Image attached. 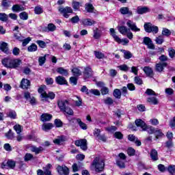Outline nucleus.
Here are the masks:
<instances>
[{
  "label": "nucleus",
  "instance_id": "obj_64",
  "mask_svg": "<svg viewBox=\"0 0 175 175\" xmlns=\"http://www.w3.org/2000/svg\"><path fill=\"white\" fill-rule=\"evenodd\" d=\"M168 52H169V56L170 57V58H174L175 50L173 49H170L168 50Z\"/></svg>",
  "mask_w": 175,
  "mask_h": 175
},
{
  "label": "nucleus",
  "instance_id": "obj_6",
  "mask_svg": "<svg viewBox=\"0 0 175 175\" xmlns=\"http://www.w3.org/2000/svg\"><path fill=\"white\" fill-rule=\"evenodd\" d=\"M144 29L146 32L148 33H158L159 29L157 26L152 25V23H146L144 25Z\"/></svg>",
  "mask_w": 175,
  "mask_h": 175
},
{
  "label": "nucleus",
  "instance_id": "obj_25",
  "mask_svg": "<svg viewBox=\"0 0 175 175\" xmlns=\"http://www.w3.org/2000/svg\"><path fill=\"white\" fill-rule=\"evenodd\" d=\"M150 12V8L148 7H138L137 13L138 14H144V13Z\"/></svg>",
  "mask_w": 175,
  "mask_h": 175
},
{
  "label": "nucleus",
  "instance_id": "obj_28",
  "mask_svg": "<svg viewBox=\"0 0 175 175\" xmlns=\"http://www.w3.org/2000/svg\"><path fill=\"white\" fill-rule=\"evenodd\" d=\"M55 29H57V27L53 23H49L47 27H45V32H54Z\"/></svg>",
  "mask_w": 175,
  "mask_h": 175
},
{
  "label": "nucleus",
  "instance_id": "obj_62",
  "mask_svg": "<svg viewBox=\"0 0 175 175\" xmlns=\"http://www.w3.org/2000/svg\"><path fill=\"white\" fill-rule=\"evenodd\" d=\"M55 125L57 128H61V126H62V121H61L59 119H55Z\"/></svg>",
  "mask_w": 175,
  "mask_h": 175
},
{
  "label": "nucleus",
  "instance_id": "obj_57",
  "mask_svg": "<svg viewBox=\"0 0 175 175\" xmlns=\"http://www.w3.org/2000/svg\"><path fill=\"white\" fill-rule=\"evenodd\" d=\"M124 57L125 59H130V58H132V54L130 51H124Z\"/></svg>",
  "mask_w": 175,
  "mask_h": 175
},
{
  "label": "nucleus",
  "instance_id": "obj_17",
  "mask_svg": "<svg viewBox=\"0 0 175 175\" xmlns=\"http://www.w3.org/2000/svg\"><path fill=\"white\" fill-rule=\"evenodd\" d=\"M143 70L145 73V75L148 77H150L151 79H152V77H154V70H152V68L150 66H145L143 68Z\"/></svg>",
  "mask_w": 175,
  "mask_h": 175
},
{
  "label": "nucleus",
  "instance_id": "obj_32",
  "mask_svg": "<svg viewBox=\"0 0 175 175\" xmlns=\"http://www.w3.org/2000/svg\"><path fill=\"white\" fill-rule=\"evenodd\" d=\"M118 31L122 33V35H126L130 29L125 26H120L118 27Z\"/></svg>",
  "mask_w": 175,
  "mask_h": 175
},
{
  "label": "nucleus",
  "instance_id": "obj_63",
  "mask_svg": "<svg viewBox=\"0 0 175 175\" xmlns=\"http://www.w3.org/2000/svg\"><path fill=\"white\" fill-rule=\"evenodd\" d=\"M12 54L14 55H20V49L17 48V47H14L13 49H12Z\"/></svg>",
  "mask_w": 175,
  "mask_h": 175
},
{
  "label": "nucleus",
  "instance_id": "obj_22",
  "mask_svg": "<svg viewBox=\"0 0 175 175\" xmlns=\"http://www.w3.org/2000/svg\"><path fill=\"white\" fill-rule=\"evenodd\" d=\"M53 118V116L49 113H42L40 117V120L42 122H47Z\"/></svg>",
  "mask_w": 175,
  "mask_h": 175
},
{
  "label": "nucleus",
  "instance_id": "obj_40",
  "mask_svg": "<svg viewBox=\"0 0 175 175\" xmlns=\"http://www.w3.org/2000/svg\"><path fill=\"white\" fill-rule=\"evenodd\" d=\"M113 96L116 99H121V90L120 89H115L113 91Z\"/></svg>",
  "mask_w": 175,
  "mask_h": 175
},
{
  "label": "nucleus",
  "instance_id": "obj_43",
  "mask_svg": "<svg viewBox=\"0 0 175 175\" xmlns=\"http://www.w3.org/2000/svg\"><path fill=\"white\" fill-rule=\"evenodd\" d=\"M77 100H75V106H77V107H80V106H83V99H81V98H80L79 96H77Z\"/></svg>",
  "mask_w": 175,
  "mask_h": 175
},
{
  "label": "nucleus",
  "instance_id": "obj_16",
  "mask_svg": "<svg viewBox=\"0 0 175 175\" xmlns=\"http://www.w3.org/2000/svg\"><path fill=\"white\" fill-rule=\"evenodd\" d=\"M69 105V101L68 100H59L57 101V106L59 109H60V111H62L65 110L66 106Z\"/></svg>",
  "mask_w": 175,
  "mask_h": 175
},
{
  "label": "nucleus",
  "instance_id": "obj_20",
  "mask_svg": "<svg viewBox=\"0 0 175 175\" xmlns=\"http://www.w3.org/2000/svg\"><path fill=\"white\" fill-rule=\"evenodd\" d=\"M31 85V82L28 79H23L21 83V87L23 90H28Z\"/></svg>",
  "mask_w": 175,
  "mask_h": 175
},
{
  "label": "nucleus",
  "instance_id": "obj_15",
  "mask_svg": "<svg viewBox=\"0 0 175 175\" xmlns=\"http://www.w3.org/2000/svg\"><path fill=\"white\" fill-rule=\"evenodd\" d=\"M66 142V136L60 135L53 140V143L57 146H62Z\"/></svg>",
  "mask_w": 175,
  "mask_h": 175
},
{
  "label": "nucleus",
  "instance_id": "obj_59",
  "mask_svg": "<svg viewBox=\"0 0 175 175\" xmlns=\"http://www.w3.org/2000/svg\"><path fill=\"white\" fill-rule=\"evenodd\" d=\"M37 44H38L39 47L41 49L46 48V42L43 40H37L36 41Z\"/></svg>",
  "mask_w": 175,
  "mask_h": 175
},
{
  "label": "nucleus",
  "instance_id": "obj_54",
  "mask_svg": "<svg viewBox=\"0 0 175 175\" xmlns=\"http://www.w3.org/2000/svg\"><path fill=\"white\" fill-rule=\"evenodd\" d=\"M70 21H71L72 24H77V23L80 21V18H79V16H75L71 18Z\"/></svg>",
  "mask_w": 175,
  "mask_h": 175
},
{
  "label": "nucleus",
  "instance_id": "obj_61",
  "mask_svg": "<svg viewBox=\"0 0 175 175\" xmlns=\"http://www.w3.org/2000/svg\"><path fill=\"white\" fill-rule=\"evenodd\" d=\"M105 131H107V132H116V131H117V127L115 126L105 127Z\"/></svg>",
  "mask_w": 175,
  "mask_h": 175
},
{
  "label": "nucleus",
  "instance_id": "obj_23",
  "mask_svg": "<svg viewBox=\"0 0 175 175\" xmlns=\"http://www.w3.org/2000/svg\"><path fill=\"white\" fill-rule=\"evenodd\" d=\"M150 155L152 161H158V159H159L158 157V152L155 149H152L150 150Z\"/></svg>",
  "mask_w": 175,
  "mask_h": 175
},
{
  "label": "nucleus",
  "instance_id": "obj_24",
  "mask_svg": "<svg viewBox=\"0 0 175 175\" xmlns=\"http://www.w3.org/2000/svg\"><path fill=\"white\" fill-rule=\"evenodd\" d=\"M93 38L94 39H99L100 36H102V32L98 29V27H95L93 29Z\"/></svg>",
  "mask_w": 175,
  "mask_h": 175
},
{
  "label": "nucleus",
  "instance_id": "obj_13",
  "mask_svg": "<svg viewBox=\"0 0 175 175\" xmlns=\"http://www.w3.org/2000/svg\"><path fill=\"white\" fill-rule=\"evenodd\" d=\"M29 148L30 151H31V152H34L36 155H38V154H41V152L44 151V148H43V146L36 147V146L31 145Z\"/></svg>",
  "mask_w": 175,
  "mask_h": 175
},
{
  "label": "nucleus",
  "instance_id": "obj_41",
  "mask_svg": "<svg viewBox=\"0 0 175 175\" xmlns=\"http://www.w3.org/2000/svg\"><path fill=\"white\" fill-rule=\"evenodd\" d=\"M94 9L95 8H94V5H92V4L91 3L85 4V10H87L88 13H92L94 12Z\"/></svg>",
  "mask_w": 175,
  "mask_h": 175
},
{
  "label": "nucleus",
  "instance_id": "obj_1",
  "mask_svg": "<svg viewBox=\"0 0 175 175\" xmlns=\"http://www.w3.org/2000/svg\"><path fill=\"white\" fill-rule=\"evenodd\" d=\"M1 63L5 68L16 69V68H18L21 65V60L18 59H12L9 57H5L2 59Z\"/></svg>",
  "mask_w": 175,
  "mask_h": 175
},
{
  "label": "nucleus",
  "instance_id": "obj_35",
  "mask_svg": "<svg viewBox=\"0 0 175 175\" xmlns=\"http://www.w3.org/2000/svg\"><path fill=\"white\" fill-rule=\"evenodd\" d=\"M147 102L150 105H158V98L156 97H149L147 98Z\"/></svg>",
  "mask_w": 175,
  "mask_h": 175
},
{
  "label": "nucleus",
  "instance_id": "obj_52",
  "mask_svg": "<svg viewBox=\"0 0 175 175\" xmlns=\"http://www.w3.org/2000/svg\"><path fill=\"white\" fill-rule=\"evenodd\" d=\"M136 151L133 148H129L127 149V154L129 155V157H133L135 155Z\"/></svg>",
  "mask_w": 175,
  "mask_h": 175
},
{
  "label": "nucleus",
  "instance_id": "obj_53",
  "mask_svg": "<svg viewBox=\"0 0 175 175\" xmlns=\"http://www.w3.org/2000/svg\"><path fill=\"white\" fill-rule=\"evenodd\" d=\"M119 69L123 72H128L129 70V67L126 64H122L118 66Z\"/></svg>",
  "mask_w": 175,
  "mask_h": 175
},
{
  "label": "nucleus",
  "instance_id": "obj_30",
  "mask_svg": "<svg viewBox=\"0 0 175 175\" xmlns=\"http://www.w3.org/2000/svg\"><path fill=\"white\" fill-rule=\"evenodd\" d=\"M56 71L57 72V73H59V75H62V76H68V70L62 68V67H59L58 68Z\"/></svg>",
  "mask_w": 175,
  "mask_h": 175
},
{
  "label": "nucleus",
  "instance_id": "obj_2",
  "mask_svg": "<svg viewBox=\"0 0 175 175\" xmlns=\"http://www.w3.org/2000/svg\"><path fill=\"white\" fill-rule=\"evenodd\" d=\"M46 85H41L38 89V93L40 94L41 100L42 102H47L49 99H54L55 94L53 92H49L48 94L46 92Z\"/></svg>",
  "mask_w": 175,
  "mask_h": 175
},
{
  "label": "nucleus",
  "instance_id": "obj_48",
  "mask_svg": "<svg viewBox=\"0 0 175 175\" xmlns=\"http://www.w3.org/2000/svg\"><path fill=\"white\" fill-rule=\"evenodd\" d=\"M134 81L135 84H137V85H142V84H143V79L139 77H135L134 78Z\"/></svg>",
  "mask_w": 175,
  "mask_h": 175
},
{
  "label": "nucleus",
  "instance_id": "obj_39",
  "mask_svg": "<svg viewBox=\"0 0 175 175\" xmlns=\"http://www.w3.org/2000/svg\"><path fill=\"white\" fill-rule=\"evenodd\" d=\"M161 33H162L161 35L162 36H166L167 38H169V36L172 35V31H170V30L168 29L163 28Z\"/></svg>",
  "mask_w": 175,
  "mask_h": 175
},
{
  "label": "nucleus",
  "instance_id": "obj_37",
  "mask_svg": "<svg viewBox=\"0 0 175 175\" xmlns=\"http://www.w3.org/2000/svg\"><path fill=\"white\" fill-rule=\"evenodd\" d=\"M63 113H64V114H68V116H73L74 112H73V109H72V108L67 107H66L63 111Z\"/></svg>",
  "mask_w": 175,
  "mask_h": 175
},
{
  "label": "nucleus",
  "instance_id": "obj_44",
  "mask_svg": "<svg viewBox=\"0 0 175 175\" xmlns=\"http://www.w3.org/2000/svg\"><path fill=\"white\" fill-rule=\"evenodd\" d=\"M72 73L74 75V76H81V70L77 68H74L72 70Z\"/></svg>",
  "mask_w": 175,
  "mask_h": 175
},
{
  "label": "nucleus",
  "instance_id": "obj_33",
  "mask_svg": "<svg viewBox=\"0 0 175 175\" xmlns=\"http://www.w3.org/2000/svg\"><path fill=\"white\" fill-rule=\"evenodd\" d=\"M154 42H156V44H162V43L165 42V38L163 37V36L160 35L156 37Z\"/></svg>",
  "mask_w": 175,
  "mask_h": 175
},
{
  "label": "nucleus",
  "instance_id": "obj_29",
  "mask_svg": "<svg viewBox=\"0 0 175 175\" xmlns=\"http://www.w3.org/2000/svg\"><path fill=\"white\" fill-rule=\"evenodd\" d=\"M0 50H1V51H3V53H8V51H9L8 43L5 42H0Z\"/></svg>",
  "mask_w": 175,
  "mask_h": 175
},
{
  "label": "nucleus",
  "instance_id": "obj_21",
  "mask_svg": "<svg viewBox=\"0 0 175 175\" xmlns=\"http://www.w3.org/2000/svg\"><path fill=\"white\" fill-rule=\"evenodd\" d=\"M55 81L59 85H64L65 84H68V81H66V79H65V77L62 76L56 77Z\"/></svg>",
  "mask_w": 175,
  "mask_h": 175
},
{
  "label": "nucleus",
  "instance_id": "obj_26",
  "mask_svg": "<svg viewBox=\"0 0 175 175\" xmlns=\"http://www.w3.org/2000/svg\"><path fill=\"white\" fill-rule=\"evenodd\" d=\"M121 14H128L129 16H132V11L129 10L128 7H123L120 9Z\"/></svg>",
  "mask_w": 175,
  "mask_h": 175
},
{
  "label": "nucleus",
  "instance_id": "obj_27",
  "mask_svg": "<svg viewBox=\"0 0 175 175\" xmlns=\"http://www.w3.org/2000/svg\"><path fill=\"white\" fill-rule=\"evenodd\" d=\"M53 126L54 125L52 123H44L42 126V131L47 132V131H50V129H53Z\"/></svg>",
  "mask_w": 175,
  "mask_h": 175
},
{
  "label": "nucleus",
  "instance_id": "obj_5",
  "mask_svg": "<svg viewBox=\"0 0 175 175\" xmlns=\"http://www.w3.org/2000/svg\"><path fill=\"white\" fill-rule=\"evenodd\" d=\"M110 35L112 36L115 42H117V43L122 44L123 46H125V44H128L129 43V40L127 38H123L121 39L117 34L116 33V30L113 28H111L109 29Z\"/></svg>",
  "mask_w": 175,
  "mask_h": 175
},
{
  "label": "nucleus",
  "instance_id": "obj_42",
  "mask_svg": "<svg viewBox=\"0 0 175 175\" xmlns=\"http://www.w3.org/2000/svg\"><path fill=\"white\" fill-rule=\"evenodd\" d=\"M5 136L9 140H13V139H14V135L12 132V129H10L8 133H5Z\"/></svg>",
  "mask_w": 175,
  "mask_h": 175
},
{
  "label": "nucleus",
  "instance_id": "obj_50",
  "mask_svg": "<svg viewBox=\"0 0 175 175\" xmlns=\"http://www.w3.org/2000/svg\"><path fill=\"white\" fill-rule=\"evenodd\" d=\"M19 17L21 20H28V14L25 12H23L19 14Z\"/></svg>",
  "mask_w": 175,
  "mask_h": 175
},
{
  "label": "nucleus",
  "instance_id": "obj_14",
  "mask_svg": "<svg viewBox=\"0 0 175 175\" xmlns=\"http://www.w3.org/2000/svg\"><path fill=\"white\" fill-rule=\"evenodd\" d=\"M93 75H94V71H92V68H91V67L88 66L84 68V71H83L84 79H90V77H92Z\"/></svg>",
  "mask_w": 175,
  "mask_h": 175
},
{
  "label": "nucleus",
  "instance_id": "obj_46",
  "mask_svg": "<svg viewBox=\"0 0 175 175\" xmlns=\"http://www.w3.org/2000/svg\"><path fill=\"white\" fill-rule=\"evenodd\" d=\"M167 171L169 172V173L170 174L175 175V165H171L168 166Z\"/></svg>",
  "mask_w": 175,
  "mask_h": 175
},
{
  "label": "nucleus",
  "instance_id": "obj_12",
  "mask_svg": "<svg viewBox=\"0 0 175 175\" xmlns=\"http://www.w3.org/2000/svg\"><path fill=\"white\" fill-rule=\"evenodd\" d=\"M126 25L131 29V31H133L134 32H140V29L138 28L137 26H136V23L131 20L127 21Z\"/></svg>",
  "mask_w": 175,
  "mask_h": 175
},
{
  "label": "nucleus",
  "instance_id": "obj_51",
  "mask_svg": "<svg viewBox=\"0 0 175 175\" xmlns=\"http://www.w3.org/2000/svg\"><path fill=\"white\" fill-rule=\"evenodd\" d=\"M104 103H105V105H111L114 103V101L112 100L111 98L107 97V98L104 99Z\"/></svg>",
  "mask_w": 175,
  "mask_h": 175
},
{
  "label": "nucleus",
  "instance_id": "obj_3",
  "mask_svg": "<svg viewBox=\"0 0 175 175\" xmlns=\"http://www.w3.org/2000/svg\"><path fill=\"white\" fill-rule=\"evenodd\" d=\"M135 125H137V126H139L144 132H148L149 135H152L155 133V128L152 126L147 125V124H146L144 121L142 120V119L136 120Z\"/></svg>",
  "mask_w": 175,
  "mask_h": 175
},
{
  "label": "nucleus",
  "instance_id": "obj_9",
  "mask_svg": "<svg viewBox=\"0 0 175 175\" xmlns=\"http://www.w3.org/2000/svg\"><path fill=\"white\" fill-rule=\"evenodd\" d=\"M59 12L65 17V18H69V13H73V10L70 7L60 8Z\"/></svg>",
  "mask_w": 175,
  "mask_h": 175
},
{
  "label": "nucleus",
  "instance_id": "obj_47",
  "mask_svg": "<svg viewBox=\"0 0 175 175\" xmlns=\"http://www.w3.org/2000/svg\"><path fill=\"white\" fill-rule=\"evenodd\" d=\"M0 21L6 23V21H8V14L5 13H0Z\"/></svg>",
  "mask_w": 175,
  "mask_h": 175
},
{
  "label": "nucleus",
  "instance_id": "obj_45",
  "mask_svg": "<svg viewBox=\"0 0 175 175\" xmlns=\"http://www.w3.org/2000/svg\"><path fill=\"white\" fill-rule=\"evenodd\" d=\"M46 62V55L44 56L39 57L38 58V63L40 66H43L44 65V63Z\"/></svg>",
  "mask_w": 175,
  "mask_h": 175
},
{
  "label": "nucleus",
  "instance_id": "obj_8",
  "mask_svg": "<svg viewBox=\"0 0 175 175\" xmlns=\"http://www.w3.org/2000/svg\"><path fill=\"white\" fill-rule=\"evenodd\" d=\"M75 144V146H77V147H80V148L83 151H87L88 148V147L87 146V139H85L76 140Z\"/></svg>",
  "mask_w": 175,
  "mask_h": 175
},
{
  "label": "nucleus",
  "instance_id": "obj_7",
  "mask_svg": "<svg viewBox=\"0 0 175 175\" xmlns=\"http://www.w3.org/2000/svg\"><path fill=\"white\" fill-rule=\"evenodd\" d=\"M56 170L59 175H69L70 170L66 165H57Z\"/></svg>",
  "mask_w": 175,
  "mask_h": 175
},
{
  "label": "nucleus",
  "instance_id": "obj_4",
  "mask_svg": "<svg viewBox=\"0 0 175 175\" xmlns=\"http://www.w3.org/2000/svg\"><path fill=\"white\" fill-rule=\"evenodd\" d=\"M92 167H94L97 173H100L105 167V161L100 157H96L93 160Z\"/></svg>",
  "mask_w": 175,
  "mask_h": 175
},
{
  "label": "nucleus",
  "instance_id": "obj_58",
  "mask_svg": "<svg viewBox=\"0 0 175 175\" xmlns=\"http://www.w3.org/2000/svg\"><path fill=\"white\" fill-rule=\"evenodd\" d=\"M145 94H146V95L148 96H151L153 95V96H157V93H155V92H154V90H151V89H147Z\"/></svg>",
  "mask_w": 175,
  "mask_h": 175
},
{
  "label": "nucleus",
  "instance_id": "obj_10",
  "mask_svg": "<svg viewBox=\"0 0 175 175\" xmlns=\"http://www.w3.org/2000/svg\"><path fill=\"white\" fill-rule=\"evenodd\" d=\"M144 44L147 46L150 50H155V45L152 43V40L149 37H144L143 40Z\"/></svg>",
  "mask_w": 175,
  "mask_h": 175
},
{
  "label": "nucleus",
  "instance_id": "obj_60",
  "mask_svg": "<svg viewBox=\"0 0 175 175\" xmlns=\"http://www.w3.org/2000/svg\"><path fill=\"white\" fill-rule=\"evenodd\" d=\"M114 137H115L116 139H119L120 140H121V139H123L124 135H122V133H121V132H120V131H116V132L114 133Z\"/></svg>",
  "mask_w": 175,
  "mask_h": 175
},
{
  "label": "nucleus",
  "instance_id": "obj_49",
  "mask_svg": "<svg viewBox=\"0 0 175 175\" xmlns=\"http://www.w3.org/2000/svg\"><path fill=\"white\" fill-rule=\"evenodd\" d=\"M94 55H95V57L98 58V59H102V58H105V55L100 52H98L95 51Z\"/></svg>",
  "mask_w": 175,
  "mask_h": 175
},
{
  "label": "nucleus",
  "instance_id": "obj_55",
  "mask_svg": "<svg viewBox=\"0 0 175 175\" xmlns=\"http://www.w3.org/2000/svg\"><path fill=\"white\" fill-rule=\"evenodd\" d=\"M34 12L36 14H42V13H43V8L40 6H37L34 8Z\"/></svg>",
  "mask_w": 175,
  "mask_h": 175
},
{
  "label": "nucleus",
  "instance_id": "obj_34",
  "mask_svg": "<svg viewBox=\"0 0 175 175\" xmlns=\"http://www.w3.org/2000/svg\"><path fill=\"white\" fill-rule=\"evenodd\" d=\"M1 5L5 9H8V8H10L12 6V1L9 0H3L1 2Z\"/></svg>",
  "mask_w": 175,
  "mask_h": 175
},
{
  "label": "nucleus",
  "instance_id": "obj_18",
  "mask_svg": "<svg viewBox=\"0 0 175 175\" xmlns=\"http://www.w3.org/2000/svg\"><path fill=\"white\" fill-rule=\"evenodd\" d=\"M82 24L85 27H91V25L96 24V21L91 18H85L82 20Z\"/></svg>",
  "mask_w": 175,
  "mask_h": 175
},
{
  "label": "nucleus",
  "instance_id": "obj_38",
  "mask_svg": "<svg viewBox=\"0 0 175 175\" xmlns=\"http://www.w3.org/2000/svg\"><path fill=\"white\" fill-rule=\"evenodd\" d=\"M77 122L79 124V125L80 128H81V129H83V131L87 130V124H85V123L81 121V119L77 118Z\"/></svg>",
  "mask_w": 175,
  "mask_h": 175
},
{
  "label": "nucleus",
  "instance_id": "obj_19",
  "mask_svg": "<svg viewBox=\"0 0 175 175\" xmlns=\"http://www.w3.org/2000/svg\"><path fill=\"white\" fill-rule=\"evenodd\" d=\"M12 10L14 13H18L20 12H24V10H25V8L21 5L15 4L12 7Z\"/></svg>",
  "mask_w": 175,
  "mask_h": 175
},
{
  "label": "nucleus",
  "instance_id": "obj_31",
  "mask_svg": "<svg viewBox=\"0 0 175 175\" xmlns=\"http://www.w3.org/2000/svg\"><path fill=\"white\" fill-rule=\"evenodd\" d=\"M154 133L155 138L157 139H161V137H163V136H165V134L162 133V130L161 129L155 130Z\"/></svg>",
  "mask_w": 175,
  "mask_h": 175
},
{
  "label": "nucleus",
  "instance_id": "obj_11",
  "mask_svg": "<svg viewBox=\"0 0 175 175\" xmlns=\"http://www.w3.org/2000/svg\"><path fill=\"white\" fill-rule=\"evenodd\" d=\"M167 66V63L166 62H159L156 64L154 70L156 72H158L159 73H162L165 68Z\"/></svg>",
  "mask_w": 175,
  "mask_h": 175
},
{
  "label": "nucleus",
  "instance_id": "obj_36",
  "mask_svg": "<svg viewBox=\"0 0 175 175\" xmlns=\"http://www.w3.org/2000/svg\"><path fill=\"white\" fill-rule=\"evenodd\" d=\"M38 50V45L35 44H32L31 45L29 46L27 48V51L29 53H33Z\"/></svg>",
  "mask_w": 175,
  "mask_h": 175
},
{
  "label": "nucleus",
  "instance_id": "obj_56",
  "mask_svg": "<svg viewBox=\"0 0 175 175\" xmlns=\"http://www.w3.org/2000/svg\"><path fill=\"white\" fill-rule=\"evenodd\" d=\"M173 139H169L165 142V147L166 148H173Z\"/></svg>",
  "mask_w": 175,
  "mask_h": 175
}]
</instances>
